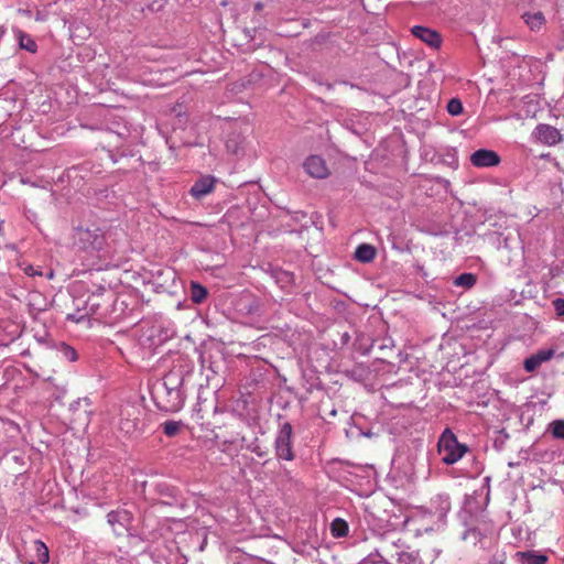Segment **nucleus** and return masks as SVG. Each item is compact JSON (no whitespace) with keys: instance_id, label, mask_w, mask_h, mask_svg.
<instances>
[{"instance_id":"f257e3e1","label":"nucleus","mask_w":564,"mask_h":564,"mask_svg":"<svg viewBox=\"0 0 564 564\" xmlns=\"http://www.w3.org/2000/svg\"><path fill=\"white\" fill-rule=\"evenodd\" d=\"M75 245L84 252L101 259L108 254V245L105 231L96 225L77 227Z\"/></svg>"},{"instance_id":"37998d69","label":"nucleus","mask_w":564,"mask_h":564,"mask_svg":"<svg viewBox=\"0 0 564 564\" xmlns=\"http://www.w3.org/2000/svg\"><path fill=\"white\" fill-rule=\"evenodd\" d=\"M561 46L564 47V25L562 29Z\"/></svg>"},{"instance_id":"c85d7f7f","label":"nucleus","mask_w":564,"mask_h":564,"mask_svg":"<svg viewBox=\"0 0 564 564\" xmlns=\"http://www.w3.org/2000/svg\"><path fill=\"white\" fill-rule=\"evenodd\" d=\"M551 433L554 438L564 440V421L556 420L550 424Z\"/></svg>"},{"instance_id":"423d86ee","label":"nucleus","mask_w":564,"mask_h":564,"mask_svg":"<svg viewBox=\"0 0 564 564\" xmlns=\"http://www.w3.org/2000/svg\"><path fill=\"white\" fill-rule=\"evenodd\" d=\"M143 410L140 405L133 403L122 404L120 408L119 429L127 435H133L143 431L142 421Z\"/></svg>"},{"instance_id":"79ce46f5","label":"nucleus","mask_w":564,"mask_h":564,"mask_svg":"<svg viewBox=\"0 0 564 564\" xmlns=\"http://www.w3.org/2000/svg\"><path fill=\"white\" fill-rule=\"evenodd\" d=\"M262 9V3L258 2L254 4V10L260 11Z\"/></svg>"},{"instance_id":"9d476101","label":"nucleus","mask_w":564,"mask_h":564,"mask_svg":"<svg viewBox=\"0 0 564 564\" xmlns=\"http://www.w3.org/2000/svg\"><path fill=\"white\" fill-rule=\"evenodd\" d=\"M368 524L370 525L371 530L375 532V533H378L379 535L382 536L383 539V551L386 552H389L391 549H395V552L397 551H401V550H404V542L400 539V538H395L397 536V533L394 531H384L383 533L380 532L381 529H383L386 525H388V523L386 522V524H372V521L375 522L376 521V518L372 513H369L368 517L366 518Z\"/></svg>"},{"instance_id":"7ed1b4c3","label":"nucleus","mask_w":564,"mask_h":564,"mask_svg":"<svg viewBox=\"0 0 564 564\" xmlns=\"http://www.w3.org/2000/svg\"><path fill=\"white\" fill-rule=\"evenodd\" d=\"M151 495L149 500L152 506L160 505L178 509H184L187 506L186 497L182 490L167 481L154 482Z\"/></svg>"},{"instance_id":"4468645a","label":"nucleus","mask_w":564,"mask_h":564,"mask_svg":"<svg viewBox=\"0 0 564 564\" xmlns=\"http://www.w3.org/2000/svg\"><path fill=\"white\" fill-rule=\"evenodd\" d=\"M303 169L314 178H325L329 174L325 160L319 155H310L303 162Z\"/></svg>"},{"instance_id":"7c9ffc66","label":"nucleus","mask_w":564,"mask_h":564,"mask_svg":"<svg viewBox=\"0 0 564 564\" xmlns=\"http://www.w3.org/2000/svg\"><path fill=\"white\" fill-rule=\"evenodd\" d=\"M540 366L541 362L539 361L534 354L528 357L523 362V368L528 372H534Z\"/></svg>"},{"instance_id":"f3484780","label":"nucleus","mask_w":564,"mask_h":564,"mask_svg":"<svg viewBox=\"0 0 564 564\" xmlns=\"http://www.w3.org/2000/svg\"><path fill=\"white\" fill-rule=\"evenodd\" d=\"M215 182L212 175L203 176L192 185L189 194L196 199H202L214 191Z\"/></svg>"},{"instance_id":"a19ab883","label":"nucleus","mask_w":564,"mask_h":564,"mask_svg":"<svg viewBox=\"0 0 564 564\" xmlns=\"http://www.w3.org/2000/svg\"><path fill=\"white\" fill-rule=\"evenodd\" d=\"M252 452L259 457H262L264 455V452L260 451V448L258 447L253 448Z\"/></svg>"},{"instance_id":"f8f14e48","label":"nucleus","mask_w":564,"mask_h":564,"mask_svg":"<svg viewBox=\"0 0 564 564\" xmlns=\"http://www.w3.org/2000/svg\"><path fill=\"white\" fill-rule=\"evenodd\" d=\"M532 137L536 142L550 147L555 145L562 141V134L560 130L546 123L538 124L532 132Z\"/></svg>"},{"instance_id":"a878e982","label":"nucleus","mask_w":564,"mask_h":564,"mask_svg":"<svg viewBox=\"0 0 564 564\" xmlns=\"http://www.w3.org/2000/svg\"><path fill=\"white\" fill-rule=\"evenodd\" d=\"M476 282L477 276L474 273L465 272L455 278L454 285L468 290L471 289Z\"/></svg>"},{"instance_id":"393cba45","label":"nucleus","mask_w":564,"mask_h":564,"mask_svg":"<svg viewBox=\"0 0 564 564\" xmlns=\"http://www.w3.org/2000/svg\"><path fill=\"white\" fill-rule=\"evenodd\" d=\"M330 533L334 538H344L348 534V524L345 520L336 518L330 523Z\"/></svg>"},{"instance_id":"20e7f679","label":"nucleus","mask_w":564,"mask_h":564,"mask_svg":"<svg viewBox=\"0 0 564 564\" xmlns=\"http://www.w3.org/2000/svg\"><path fill=\"white\" fill-rule=\"evenodd\" d=\"M437 451L442 455V463L449 466L462 459L470 448L468 445L459 443L454 432L446 427L438 437Z\"/></svg>"},{"instance_id":"2eb2a0df","label":"nucleus","mask_w":564,"mask_h":564,"mask_svg":"<svg viewBox=\"0 0 564 564\" xmlns=\"http://www.w3.org/2000/svg\"><path fill=\"white\" fill-rule=\"evenodd\" d=\"M411 33L422 42L426 43L431 48L437 50L442 44L441 34L427 26L414 25L411 29Z\"/></svg>"},{"instance_id":"9b49d317","label":"nucleus","mask_w":564,"mask_h":564,"mask_svg":"<svg viewBox=\"0 0 564 564\" xmlns=\"http://www.w3.org/2000/svg\"><path fill=\"white\" fill-rule=\"evenodd\" d=\"M247 126L243 129L236 127L231 129L226 139V149L228 152L235 155H239L245 152L247 147Z\"/></svg>"},{"instance_id":"39448f33","label":"nucleus","mask_w":564,"mask_h":564,"mask_svg":"<svg viewBox=\"0 0 564 564\" xmlns=\"http://www.w3.org/2000/svg\"><path fill=\"white\" fill-rule=\"evenodd\" d=\"M292 438V424L288 421L280 423L273 442L274 454L278 460H294L295 453Z\"/></svg>"},{"instance_id":"bb28decb","label":"nucleus","mask_w":564,"mask_h":564,"mask_svg":"<svg viewBox=\"0 0 564 564\" xmlns=\"http://www.w3.org/2000/svg\"><path fill=\"white\" fill-rule=\"evenodd\" d=\"M182 426H183V423L181 421H172V420L165 421L164 423L161 424L162 431L167 437L176 436L180 433Z\"/></svg>"},{"instance_id":"c756f323","label":"nucleus","mask_w":564,"mask_h":564,"mask_svg":"<svg viewBox=\"0 0 564 564\" xmlns=\"http://www.w3.org/2000/svg\"><path fill=\"white\" fill-rule=\"evenodd\" d=\"M446 109H447L448 113L452 115V116H458L464 110L463 104H462V101L458 98H452L447 102Z\"/></svg>"},{"instance_id":"aec40b11","label":"nucleus","mask_w":564,"mask_h":564,"mask_svg":"<svg viewBox=\"0 0 564 564\" xmlns=\"http://www.w3.org/2000/svg\"><path fill=\"white\" fill-rule=\"evenodd\" d=\"M376 254V248L368 243H360L355 250V259L361 263L371 262Z\"/></svg>"},{"instance_id":"5701e85b","label":"nucleus","mask_w":564,"mask_h":564,"mask_svg":"<svg viewBox=\"0 0 564 564\" xmlns=\"http://www.w3.org/2000/svg\"><path fill=\"white\" fill-rule=\"evenodd\" d=\"M15 34L19 41L20 48L25 50L30 53H35L37 51V44L31 35H29L22 30H18Z\"/></svg>"},{"instance_id":"72a5a7b5","label":"nucleus","mask_w":564,"mask_h":564,"mask_svg":"<svg viewBox=\"0 0 564 564\" xmlns=\"http://www.w3.org/2000/svg\"><path fill=\"white\" fill-rule=\"evenodd\" d=\"M509 438L508 433L505 430H500L498 435L494 440V447L497 449H502L506 441Z\"/></svg>"},{"instance_id":"473e14b6","label":"nucleus","mask_w":564,"mask_h":564,"mask_svg":"<svg viewBox=\"0 0 564 564\" xmlns=\"http://www.w3.org/2000/svg\"><path fill=\"white\" fill-rule=\"evenodd\" d=\"M552 305L554 307V311L556 313V316L564 321V299L563 297H556L552 301Z\"/></svg>"},{"instance_id":"ea45409f","label":"nucleus","mask_w":564,"mask_h":564,"mask_svg":"<svg viewBox=\"0 0 564 564\" xmlns=\"http://www.w3.org/2000/svg\"><path fill=\"white\" fill-rule=\"evenodd\" d=\"M470 534L476 536V535H480V532H479L478 528H470L465 531L463 539H467V536Z\"/></svg>"},{"instance_id":"dca6fc26","label":"nucleus","mask_w":564,"mask_h":564,"mask_svg":"<svg viewBox=\"0 0 564 564\" xmlns=\"http://www.w3.org/2000/svg\"><path fill=\"white\" fill-rule=\"evenodd\" d=\"M430 510L441 522H444L451 510L449 496L447 494H438L433 497L430 502Z\"/></svg>"},{"instance_id":"2f4dec72","label":"nucleus","mask_w":564,"mask_h":564,"mask_svg":"<svg viewBox=\"0 0 564 564\" xmlns=\"http://www.w3.org/2000/svg\"><path fill=\"white\" fill-rule=\"evenodd\" d=\"M59 351L63 354L64 358L67 359L68 361H75L78 358L76 350L66 344L61 345Z\"/></svg>"},{"instance_id":"6ab92c4d","label":"nucleus","mask_w":564,"mask_h":564,"mask_svg":"<svg viewBox=\"0 0 564 564\" xmlns=\"http://www.w3.org/2000/svg\"><path fill=\"white\" fill-rule=\"evenodd\" d=\"M520 564H546L549 557L536 551H523L516 554Z\"/></svg>"},{"instance_id":"a211bd4d","label":"nucleus","mask_w":564,"mask_h":564,"mask_svg":"<svg viewBox=\"0 0 564 564\" xmlns=\"http://www.w3.org/2000/svg\"><path fill=\"white\" fill-rule=\"evenodd\" d=\"M130 296H118L112 303V314L115 318H127L132 315L134 307H130Z\"/></svg>"},{"instance_id":"6e6552de","label":"nucleus","mask_w":564,"mask_h":564,"mask_svg":"<svg viewBox=\"0 0 564 564\" xmlns=\"http://www.w3.org/2000/svg\"><path fill=\"white\" fill-rule=\"evenodd\" d=\"M73 304L76 310L74 313H68L66 319L74 323H80L90 315L99 314V308L101 306L99 301H95V293L88 295L87 299H74Z\"/></svg>"},{"instance_id":"4c0bfd02","label":"nucleus","mask_w":564,"mask_h":564,"mask_svg":"<svg viewBox=\"0 0 564 564\" xmlns=\"http://www.w3.org/2000/svg\"><path fill=\"white\" fill-rule=\"evenodd\" d=\"M107 291V289L102 285H98L96 290L91 291V294L95 293V301H98V297L104 295V293Z\"/></svg>"},{"instance_id":"e433bc0d","label":"nucleus","mask_w":564,"mask_h":564,"mask_svg":"<svg viewBox=\"0 0 564 564\" xmlns=\"http://www.w3.org/2000/svg\"><path fill=\"white\" fill-rule=\"evenodd\" d=\"M83 402L86 404V406H89V400H88L87 398H85V399H83V400H82V399H78L77 401H74V402H72V403H70V405H69L70 411H76V410L78 409V406H79Z\"/></svg>"},{"instance_id":"f03ea898","label":"nucleus","mask_w":564,"mask_h":564,"mask_svg":"<svg viewBox=\"0 0 564 564\" xmlns=\"http://www.w3.org/2000/svg\"><path fill=\"white\" fill-rule=\"evenodd\" d=\"M194 372V361L188 356L180 355L173 360L172 367L162 380L167 381L170 387H181L188 390L193 384Z\"/></svg>"},{"instance_id":"412c9836","label":"nucleus","mask_w":564,"mask_h":564,"mask_svg":"<svg viewBox=\"0 0 564 564\" xmlns=\"http://www.w3.org/2000/svg\"><path fill=\"white\" fill-rule=\"evenodd\" d=\"M401 550L395 552L398 564H421V560L417 551Z\"/></svg>"},{"instance_id":"0eeeda50","label":"nucleus","mask_w":564,"mask_h":564,"mask_svg":"<svg viewBox=\"0 0 564 564\" xmlns=\"http://www.w3.org/2000/svg\"><path fill=\"white\" fill-rule=\"evenodd\" d=\"M162 390L158 391V406L166 412H177L185 403L187 390L181 387H170L167 381L162 380Z\"/></svg>"},{"instance_id":"ddd939ff","label":"nucleus","mask_w":564,"mask_h":564,"mask_svg":"<svg viewBox=\"0 0 564 564\" xmlns=\"http://www.w3.org/2000/svg\"><path fill=\"white\" fill-rule=\"evenodd\" d=\"M501 159L496 151L479 149L470 155V162L476 167H492L500 163Z\"/></svg>"},{"instance_id":"cd10ccee","label":"nucleus","mask_w":564,"mask_h":564,"mask_svg":"<svg viewBox=\"0 0 564 564\" xmlns=\"http://www.w3.org/2000/svg\"><path fill=\"white\" fill-rule=\"evenodd\" d=\"M35 551H36V558L40 563L45 564L50 561V553L48 549L45 545L44 542L41 540H36L34 542Z\"/></svg>"},{"instance_id":"1a4fd4ad","label":"nucleus","mask_w":564,"mask_h":564,"mask_svg":"<svg viewBox=\"0 0 564 564\" xmlns=\"http://www.w3.org/2000/svg\"><path fill=\"white\" fill-rule=\"evenodd\" d=\"M107 522L117 536H122L124 533L128 535L132 534L130 530L133 522V513L124 508H118L108 512Z\"/></svg>"},{"instance_id":"c9c22d12","label":"nucleus","mask_w":564,"mask_h":564,"mask_svg":"<svg viewBox=\"0 0 564 564\" xmlns=\"http://www.w3.org/2000/svg\"><path fill=\"white\" fill-rule=\"evenodd\" d=\"M278 282L283 284H292L294 281V274L288 271H281L276 274Z\"/></svg>"},{"instance_id":"4be33fe9","label":"nucleus","mask_w":564,"mask_h":564,"mask_svg":"<svg viewBox=\"0 0 564 564\" xmlns=\"http://www.w3.org/2000/svg\"><path fill=\"white\" fill-rule=\"evenodd\" d=\"M208 295L207 289L198 282H191L189 299L195 304H200Z\"/></svg>"},{"instance_id":"b1692460","label":"nucleus","mask_w":564,"mask_h":564,"mask_svg":"<svg viewBox=\"0 0 564 564\" xmlns=\"http://www.w3.org/2000/svg\"><path fill=\"white\" fill-rule=\"evenodd\" d=\"M524 22L528 24L530 30L539 31L542 25L545 23V17L542 12H533V13H524L523 14Z\"/></svg>"},{"instance_id":"58836bf2","label":"nucleus","mask_w":564,"mask_h":564,"mask_svg":"<svg viewBox=\"0 0 564 564\" xmlns=\"http://www.w3.org/2000/svg\"><path fill=\"white\" fill-rule=\"evenodd\" d=\"M350 341V335L348 332H344L341 335H340V344L341 346H346L348 345Z\"/></svg>"},{"instance_id":"f704fd0d","label":"nucleus","mask_w":564,"mask_h":564,"mask_svg":"<svg viewBox=\"0 0 564 564\" xmlns=\"http://www.w3.org/2000/svg\"><path fill=\"white\" fill-rule=\"evenodd\" d=\"M534 355L542 365L543 362L549 361L554 356V350L553 349H541V350L536 351Z\"/></svg>"}]
</instances>
